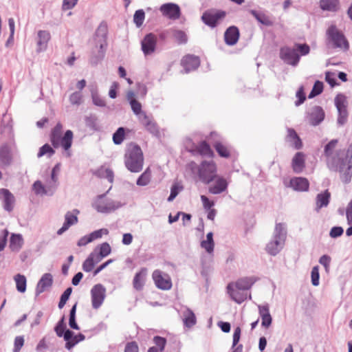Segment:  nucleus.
Masks as SVG:
<instances>
[{"label":"nucleus","instance_id":"f257e3e1","mask_svg":"<svg viewBox=\"0 0 352 352\" xmlns=\"http://www.w3.org/2000/svg\"><path fill=\"white\" fill-rule=\"evenodd\" d=\"M337 144V140H332L324 146L327 165L331 170L340 172L341 180L347 184L352 177V145L345 153L344 151L336 150Z\"/></svg>","mask_w":352,"mask_h":352},{"label":"nucleus","instance_id":"f03ea898","mask_svg":"<svg viewBox=\"0 0 352 352\" xmlns=\"http://www.w3.org/2000/svg\"><path fill=\"white\" fill-rule=\"evenodd\" d=\"M107 25L101 23L98 27L95 33V47L91 52L90 63L92 65H97L104 56L107 46Z\"/></svg>","mask_w":352,"mask_h":352},{"label":"nucleus","instance_id":"7ed1b4c3","mask_svg":"<svg viewBox=\"0 0 352 352\" xmlns=\"http://www.w3.org/2000/svg\"><path fill=\"white\" fill-rule=\"evenodd\" d=\"M144 156L141 148L135 144H129L124 155V164L132 173H139L142 170Z\"/></svg>","mask_w":352,"mask_h":352},{"label":"nucleus","instance_id":"20e7f679","mask_svg":"<svg viewBox=\"0 0 352 352\" xmlns=\"http://www.w3.org/2000/svg\"><path fill=\"white\" fill-rule=\"evenodd\" d=\"M287 236L285 223H278L275 226L272 240L266 245V251L270 255L276 256L284 247Z\"/></svg>","mask_w":352,"mask_h":352},{"label":"nucleus","instance_id":"39448f33","mask_svg":"<svg viewBox=\"0 0 352 352\" xmlns=\"http://www.w3.org/2000/svg\"><path fill=\"white\" fill-rule=\"evenodd\" d=\"M92 206L97 212L107 214L120 208L122 204L120 201L106 198L105 195H101L98 196Z\"/></svg>","mask_w":352,"mask_h":352},{"label":"nucleus","instance_id":"423d86ee","mask_svg":"<svg viewBox=\"0 0 352 352\" xmlns=\"http://www.w3.org/2000/svg\"><path fill=\"white\" fill-rule=\"evenodd\" d=\"M216 165L211 161H204L199 168V177L202 182L209 184L216 177Z\"/></svg>","mask_w":352,"mask_h":352},{"label":"nucleus","instance_id":"0eeeda50","mask_svg":"<svg viewBox=\"0 0 352 352\" xmlns=\"http://www.w3.org/2000/svg\"><path fill=\"white\" fill-rule=\"evenodd\" d=\"M327 35L334 47L347 50L349 47L348 41L344 34L338 30L336 25H331L327 30Z\"/></svg>","mask_w":352,"mask_h":352},{"label":"nucleus","instance_id":"6e6552de","mask_svg":"<svg viewBox=\"0 0 352 352\" xmlns=\"http://www.w3.org/2000/svg\"><path fill=\"white\" fill-rule=\"evenodd\" d=\"M16 152L14 144L5 143L0 146V164L5 166H10L14 160Z\"/></svg>","mask_w":352,"mask_h":352},{"label":"nucleus","instance_id":"1a4fd4ad","mask_svg":"<svg viewBox=\"0 0 352 352\" xmlns=\"http://www.w3.org/2000/svg\"><path fill=\"white\" fill-rule=\"evenodd\" d=\"M347 99L343 94H338L335 98V105L338 111V124L343 125L346 123L348 117Z\"/></svg>","mask_w":352,"mask_h":352},{"label":"nucleus","instance_id":"9d476101","mask_svg":"<svg viewBox=\"0 0 352 352\" xmlns=\"http://www.w3.org/2000/svg\"><path fill=\"white\" fill-rule=\"evenodd\" d=\"M92 307L98 309L102 305L105 296L106 289L102 284L95 285L91 289Z\"/></svg>","mask_w":352,"mask_h":352},{"label":"nucleus","instance_id":"9b49d317","mask_svg":"<svg viewBox=\"0 0 352 352\" xmlns=\"http://www.w3.org/2000/svg\"><path fill=\"white\" fill-rule=\"evenodd\" d=\"M152 278L156 287L162 290H168L172 287L170 276L160 270H155L152 274Z\"/></svg>","mask_w":352,"mask_h":352},{"label":"nucleus","instance_id":"f8f14e48","mask_svg":"<svg viewBox=\"0 0 352 352\" xmlns=\"http://www.w3.org/2000/svg\"><path fill=\"white\" fill-rule=\"evenodd\" d=\"M280 57L285 63L293 66L297 65L300 60V56L295 47H282L280 50Z\"/></svg>","mask_w":352,"mask_h":352},{"label":"nucleus","instance_id":"ddd939ff","mask_svg":"<svg viewBox=\"0 0 352 352\" xmlns=\"http://www.w3.org/2000/svg\"><path fill=\"white\" fill-rule=\"evenodd\" d=\"M157 36L153 33L147 34L141 41L142 50L145 56L155 52L157 46Z\"/></svg>","mask_w":352,"mask_h":352},{"label":"nucleus","instance_id":"4468645a","mask_svg":"<svg viewBox=\"0 0 352 352\" xmlns=\"http://www.w3.org/2000/svg\"><path fill=\"white\" fill-rule=\"evenodd\" d=\"M138 120L146 131L153 135L158 136L160 135L158 126L152 117L148 116L146 113H142L140 118Z\"/></svg>","mask_w":352,"mask_h":352},{"label":"nucleus","instance_id":"2eb2a0df","mask_svg":"<svg viewBox=\"0 0 352 352\" xmlns=\"http://www.w3.org/2000/svg\"><path fill=\"white\" fill-rule=\"evenodd\" d=\"M160 10L164 16L170 19H177L180 16V8L179 6L173 3H168L162 5Z\"/></svg>","mask_w":352,"mask_h":352},{"label":"nucleus","instance_id":"dca6fc26","mask_svg":"<svg viewBox=\"0 0 352 352\" xmlns=\"http://www.w3.org/2000/svg\"><path fill=\"white\" fill-rule=\"evenodd\" d=\"M79 213L78 210H74L73 212H67L65 216V222L63 226L57 231V234L58 235H61L66 230L69 229V228L78 222L77 214Z\"/></svg>","mask_w":352,"mask_h":352},{"label":"nucleus","instance_id":"f3484780","mask_svg":"<svg viewBox=\"0 0 352 352\" xmlns=\"http://www.w3.org/2000/svg\"><path fill=\"white\" fill-rule=\"evenodd\" d=\"M227 289L231 298L238 304L242 303L247 298V294L245 293V291L235 287L234 283L228 284Z\"/></svg>","mask_w":352,"mask_h":352},{"label":"nucleus","instance_id":"a211bd4d","mask_svg":"<svg viewBox=\"0 0 352 352\" xmlns=\"http://www.w3.org/2000/svg\"><path fill=\"white\" fill-rule=\"evenodd\" d=\"M324 118V112L323 109L318 106H315L310 110L309 113V122L316 126L319 124Z\"/></svg>","mask_w":352,"mask_h":352},{"label":"nucleus","instance_id":"6ab92c4d","mask_svg":"<svg viewBox=\"0 0 352 352\" xmlns=\"http://www.w3.org/2000/svg\"><path fill=\"white\" fill-rule=\"evenodd\" d=\"M199 65V58L193 55H187L182 60V65L185 70V73H188L190 71L196 69Z\"/></svg>","mask_w":352,"mask_h":352},{"label":"nucleus","instance_id":"aec40b11","mask_svg":"<svg viewBox=\"0 0 352 352\" xmlns=\"http://www.w3.org/2000/svg\"><path fill=\"white\" fill-rule=\"evenodd\" d=\"M50 38L51 35L48 31L39 30L37 32L36 52L39 53L45 51Z\"/></svg>","mask_w":352,"mask_h":352},{"label":"nucleus","instance_id":"412c9836","mask_svg":"<svg viewBox=\"0 0 352 352\" xmlns=\"http://www.w3.org/2000/svg\"><path fill=\"white\" fill-rule=\"evenodd\" d=\"M0 200H3L4 210L8 212L13 210L15 199L8 190L0 189Z\"/></svg>","mask_w":352,"mask_h":352},{"label":"nucleus","instance_id":"4be33fe9","mask_svg":"<svg viewBox=\"0 0 352 352\" xmlns=\"http://www.w3.org/2000/svg\"><path fill=\"white\" fill-rule=\"evenodd\" d=\"M224 12H217L215 13L205 12L201 16V19L205 24L212 28L217 25V21L224 17Z\"/></svg>","mask_w":352,"mask_h":352},{"label":"nucleus","instance_id":"5701e85b","mask_svg":"<svg viewBox=\"0 0 352 352\" xmlns=\"http://www.w3.org/2000/svg\"><path fill=\"white\" fill-rule=\"evenodd\" d=\"M239 38V29L235 26L228 28L224 34L225 42L228 45L236 44Z\"/></svg>","mask_w":352,"mask_h":352},{"label":"nucleus","instance_id":"b1692460","mask_svg":"<svg viewBox=\"0 0 352 352\" xmlns=\"http://www.w3.org/2000/svg\"><path fill=\"white\" fill-rule=\"evenodd\" d=\"M73 138V132L71 130H67L65 131L64 135L60 139V146H61L66 151V156L68 157L71 156L69 148L72 144Z\"/></svg>","mask_w":352,"mask_h":352},{"label":"nucleus","instance_id":"393cba45","mask_svg":"<svg viewBox=\"0 0 352 352\" xmlns=\"http://www.w3.org/2000/svg\"><path fill=\"white\" fill-rule=\"evenodd\" d=\"M305 155L301 152L296 153L292 159V166L296 173H301L305 166Z\"/></svg>","mask_w":352,"mask_h":352},{"label":"nucleus","instance_id":"a878e982","mask_svg":"<svg viewBox=\"0 0 352 352\" xmlns=\"http://www.w3.org/2000/svg\"><path fill=\"white\" fill-rule=\"evenodd\" d=\"M290 186L296 191H307L309 183L306 178L294 177L290 180Z\"/></svg>","mask_w":352,"mask_h":352},{"label":"nucleus","instance_id":"bb28decb","mask_svg":"<svg viewBox=\"0 0 352 352\" xmlns=\"http://www.w3.org/2000/svg\"><path fill=\"white\" fill-rule=\"evenodd\" d=\"M52 281L53 279L51 274L46 273L43 274L37 284L36 289V294L38 295L43 293L47 288L51 287Z\"/></svg>","mask_w":352,"mask_h":352},{"label":"nucleus","instance_id":"cd10ccee","mask_svg":"<svg viewBox=\"0 0 352 352\" xmlns=\"http://www.w3.org/2000/svg\"><path fill=\"white\" fill-rule=\"evenodd\" d=\"M33 190L34 191L36 195H52L54 193L53 185L50 183L48 186L45 188L41 181H36L32 186Z\"/></svg>","mask_w":352,"mask_h":352},{"label":"nucleus","instance_id":"c85d7f7f","mask_svg":"<svg viewBox=\"0 0 352 352\" xmlns=\"http://www.w3.org/2000/svg\"><path fill=\"white\" fill-rule=\"evenodd\" d=\"M330 197L331 194L327 190L318 194L316 199V210L319 212L322 208L327 207L329 205Z\"/></svg>","mask_w":352,"mask_h":352},{"label":"nucleus","instance_id":"c756f323","mask_svg":"<svg viewBox=\"0 0 352 352\" xmlns=\"http://www.w3.org/2000/svg\"><path fill=\"white\" fill-rule=\"evenodd\" d=\"M147 274V270L146 268H142L141 270L136 273L133 280V287L137 290H142L146 280V276Z\"/></svg>","mask_w":352,"mask_h":352},{"label":"nucleus","instance_id":"7c9ffc66","mask_svg":"<svg viewBox=\"0 0 352 352\" xmlns=\"http://www.w3.org/2000/svg\"><path fill=\"white\" fill-rule=\"evenodd\" d=\"M63 125L58 123L52 130L50 134V141L54 148L60 146V139L61 138Z\"/></svg>","mask_w":352,"mask_h":352},{"label":"nucleus","instance_id":"2f4dec72","mask_svg":"<svg viewBox=\"0 0 352 352\" xmlns=\"http://www.w3.org/2000/svg\"><path fill=\"white\" fill-rule=\"evenodd\" d=\"M228 183L223 178L219 177L213 186L209 187V192L214 195H217L223 192L227 189Z\"/></svg>","mask_w":352,"mask_h":352},{"label":"nucleus","instance_id":"473e14b6","mask_svg":"<svg viewBox=\"0 0 352 352\" xmlns=\"http://www.w3.org/2000/svg\"><path fill=\"white\" fill-rule=\"evenodd\" d=\"M320 6L322 10L336 12L339 9V0H320Z\"/></svg>","mask_w":352,"mask_h":352},{"label":"nucleus","instance_id":"72a5a7b5","mask_svg":"<svg viewBox=\"0 0 352 352\" xmlns=\"http://www.w3.org/2000/svg\"><path fill=\"white\" fill-rule=\"evenodd\" d=\"M287 140L288 142H292V145L296 149H299L302 147L301 140L293 129H288Z\"/></svg>","mask_w":352,"mask_h":352},{"label":"nucleus","instance_id":"f704fd0d","mask_svg":"<svg viewBox=\"0 0 352 352\" xmlns=\"http://www.w3.org/2000/svg\"><path fill=\"white\" fill-rule=\"evenodd\" d=\"M250 13L261 24L270 26L273 24L270 18L263 12L254 10H250Z\"/></svg>","mask_w":352,"mask_h":352},{"label":"nucleus","instance_id":"c9c22d12","mask_svg":"<svg viewBox=\"0 0 352 352\" xmlns=\"http://www.w3.org/2000/svg\"><path fill=\"white\" fill-rule=\"evenodd\" d=\"M23 245V238L21 234H12L10 237V248L13 251H19Z\"/></svg>","mask_w":352,"mask_h":352},{"label":"nucleus","instance_id":"e433bc0d","mask_svg":"<svg viewBox=\"0 0 352 352\" xmlns=\"http://www.w3.org/2000/svg\"><path fill=\"white\" fill-rule=\"evenodd\" d=\"M184 323L187 327H192L196 324V317L192 310L187 309L184 312Z\"/></svg>","mask_w":352,"mask_h":352},{"label":"nucleus","instance_id":"4c0bfd02","mask_svg":"<svg viewBox=\"0 0 352 352\" xmlns=\"http://www.w3.org/2000/svg\"><path fill=\"white\" fill-rule=\"evenodd\" d=\"M151 179V171L147 168L144 172L138 177L136 184L140 186H145L148 185Z\"/></svg>","mask_w":352,"mask_h":352},{"label":"nucleus","instance_id":"58836bf2","mask_svg":"<svg viewBox=\"0 0 352 352\" xmlns=\"http://www.w3.org/2000/svg\"><path fill=\"white\" fill-rule=\"evenodd\" d=\"M14 280L16 283V287L18 292L24 293L26 290V278L25 276L17 274L14 276Z\"/></svg>","mask_w":352,"mask_h":352},{"label":"nucleus","instance_id":"ea45409f","mask_svg":"<svg viewBox=\"0 0 352 352\" xmlns=\"http://www.w3.org/2000/svg\"><path fill=\"white\" fill-rule=\"evenodd\" d=\"M253 283L254 282L252 278H243L238 280L235 283H234V285L235 287H237L241 290L246 291L252 287Z\"/></svg>","mask_w":352,"mask_h":352},{"label":"nucleus","instance_id":"a19ab883","mask_svg":"<svg viewBox=\"0 0 352 352\" xmlns=\"http://www.w3.org/2000/svg\"><path fill=\"white\" fill-rule=\"evenodd\" d=\"M184 189L183 186L179 182H175L170 188V194L167 199L168 202H171Z\"/></svg>","mask_w":352,"mask_h":352},{"label":"nucleus","instance_id":"79ce46f5","mask_svg":"<svg viewBox=\"0 0 352 352\" xmlns=\"http://www.w3.org/2000/svg\"><path fill=\"white\" fill-rule=\"evenodd\" d=\"M197 152L201 155L211 156L212 155V151L210 146L206 142H201L197 147Z\"/></svg>","mask_w":352,"mask_h":352},{"label":"nucleus","instance_id":"37998d69","mask_svg":"<svg viewBox=\"0 0 352 352\" xmlns=\"http://www.w3.org/2000/svg\"><path fill=\"white\" fill-rule=\"evenodd\" d=\"M125 135V130L123 127H120L113 135V141L115 144H120L124 139Z\"/></svg>","mask_w":352,"mask_h":352},{"label":"nucleus","instance_id":"c03bdc74","mask_svg":"<svg viewBox=\"0 0 352 352\" xmlns=\"http://www.w3.org/2000/svg\"><path fill=\"white\" fill-rule=\"evenodd\" d=\"M60 164H56L52 170L51 174V182L50 184L53 185V188L55 190L58 186V177L57 174L60 172Z\"/></svg>","mask_w":352,"mask_h":352},{"label":"nucleus","instance_id":"a18cd8bd","mask_svg":"<svg viewBox=\"0 0 352 352\" xmlns=\"http://www.w3.org/2000/svg\"><path fill=\"white\" fill-rule=\"evenodd\" d=\"M213 146L220 156L223 157H229V155H230L229 151L221 142H216L214 143Z\"/></svg>","mask_w":352,"mask_h":352},{"label":"nucleus","instance_id":"49530a36","mask_svg":"<svg viewBox=\"0 0 352 352\" xmlns=\"http://www.w3.org/2000/svg\"><path fill=\"white\" fill-rule=\"evenodd\" d=\"M129 104L133 113L138 117V119L140 118L142 113H146L144 111H142V104L137 100H131Z\"/></svg>","mask_w":352,"mask_h":352},{"label":"nucleus","instance_id":"de8ad7c7","mask_svg":"<svg viewBox=\"0 0 352 352\" xmlns=\"http://www.w3.org/2000/svg\"><path fill=\"white\" fill-rule=\"evenodd\" d=\"M323 90V83L319 80L316 81V82L314 85V87L312 88V90L311 91L310 94H309V98H312L319 94H320L322 92Z\"/></svg>","mask_w":352,"mask_h":352},{"label":"nucleus","instance_id":"09e8293b","mask_svg":"<svg viewBox=\"0 0 352 352\" xmlns=\"http://www.w3.org/2000/svg\"><path fill=\"white\" fill-rule=\"evenodd\" d=\"M144 17L145 14L142 10L135 11L133 16V21L138 28H140L143 24Z\"/></svg>","mask_w":352,"mask_h":352},{"label":"nucleus","instance_id":"8fccbe9b","mask_svg":"<svg viewBox=\"0 0 352 352\" xmlns=\"http://www.w3.org/2000/svg\"><path fill=\"white\" fill-rule=\"evenodd\" d=\"M54 153V150L49 144H45L40 148L37 157H41L47 154L51 157Z\"/></svg>","mask_w":352,"mask_h":352},{"label":"nucleus","instance_id":"3c124183","mask_svg":"<svg viewBox=\"0 0 352 352\" xmlns=\"http://www.w3.org/2000/svg\"><path fill=\"white\" fill-rule=\"evenodd\" d=\"M72 288L68 287L63 293V294L60 296V301L58 302V308L59 309H62L65 305L67 301L68 300V299L72 294Z\"/></svg>","mask_w":352,"mask_h":352},{"label":"nucleus","instance_id":"603ef678","mask_svg":"<svg viewBox=\"0 0 352 352\" xmlns=\"http://www.w3.org/2000/svg\"><path fill=\"white\" fill-rule=\"evenodd\" d=\"M93 255H89L87 259L82 263V270L86 272H91L95 265V262L92 259Z\"/></svg>","mask_w":352,"mask_h":352},{"label":"nucleus","instance_id":"864d4df0","mask_svg":"<svg viewBox=\"0 0 352 352\" xmlns=\"http://www.w3.org/2000/svg\"><path fill=\"white\" fill-rule=\"evenodd\" d=\"M173 37L179 44L186 43L187 41V36L185 32L182 30H175Z\"/></svg>","mask_w":352,"mask_h":352},{"label":"nucleus","instance_id":"5fc2aeb1","mask_svg":"<svg viewBox=\"0 0 352 352\" xmlns=\"http://www.w3.org/2000/svg\"><path fill=\"white\" fill-rule=\"evenodd\" d=\"M86 125L89 129L97 131L98 130V125L97 122V118L96 116L87 117L85 119Z\"/></svg>","mask_w":352,"mask_h":352},{"label":"nucleus","instance_id":"6e6d98bb","mask_svg":"<svg viewBox=\"0 0 352 352\" xmlns=\"http://www.w3.org/2000/svg\"><path fill=\"white\" fill-rule=\"evenodd\" d=\"M91 98L93 103L98 107H104L106 105V102L103 98H102L97 92L92 91L91 92Z\"/></svg>","mask_w":352,"mask_h":352},{"label":"nucleus","instance_id":"4d7b16f0","mask_svg":"<svg viewBox=\"0 0 352 352\" xmlns=\"http://www.w3.org/2000/svg\"><path fill=\"white\" fill-rule=\"evenodd\" d=\"M311 283L314 286H318L319 285V267L318 266H315L312 268L311 272Z\"/></svg>","mask_w":352,"mask_h":352},{"label":"nucleus","instance_id":"13d9d810","mask_svg":"<svg viewBox=\"0 0 352 352\" xmlns=\"http://www.w3.org/2000/svg\"><path fill=\"white\" fill-rule=\"evenodd\" d=\"M56 335L58 337H62L63 333L65 330V318L64 316L60 319V320L57 323L54 329Z\"/></svg>","mask_w":352,"mask_h":352},{"label":"nucleus","instance_id":"bf43d9fd","mask_svg":"<svg viewBox=\"0 0 352 352\" xmlns=\"http://www.w3.org/2000/svg\"><path fill=\"white\" fill-rule=\"evenodd\" d=\"M108 233H109V231L107 229L102 228V229L96 230V231L91 232L89 235L90 238L91 239V241H93L95 239L101 238L102 234H107Z\"/></svg>","mask_w":352,"mask_h":352},{"label":"nucleus","instance_id":"052dcab7","mask_svg":"<svg viewBox=\"0 0 352 352\" xmlns=\"http://www.w3.org/2000/svg\"><path fill=\"white\" fill-rule=\"evenodd\" d=\"M344 232V230L342 227L340 226H335V227H333L330 232H329V236L331 237V238H338L340 236L342 235Z\"/></svg>","mask_w":352,"mask_h":352},{"label":"nucleus","instance_id":"680f3d73","mask_svg":"<svg viewBox=\"0 0 352 352\" xmlns=\"http://www.w3.org/2000/svg\"><path fill=\"white\" fill-rule=\"evenodd\" d=\"M294 47L297 53L299 52L302 56L308 54L310 50L309 46L307 44H296Z\"/></svg>","mask_w":352,"mask_h":352},{"label":"nucleus","instance_id":"e2e57ef3","mask_svg":"<svg viewBox=\"0 0 352 352\" xmlns=\"http://www.w3.org/2000/svg\"><path fill=\"white\" fill-rule=\"evenodd\" d=\"M201 247L205 249L208 254H211L214 251V243L204 240L201 242Z\"/></svg>","mask_w":352,"mask_h":352},{"label":"nucleus","instance_id":"0e129e2a","mask_svg":"<svg viewBox=\"0 0 352 352\" xmlns=\"http://www.w3.org/2000/svg\"><path fill=\"white\" fill-rule=\"evenodd\" d=\"M82 94L79 92H74L69 96V101L72 104L79 105L81 103Z\"/></svg>","mask_w":352,"mask_h":352},{"label":"nucleus","instance_id":"69168bd1","mask_svg":"<svg viewBox=\"0 0 352 352\" xmlns=\"http://www.w3.org/2000/svg\"><path fill=\"white\" fill-rule=\"evenodd\" d=\"M111 249L108 243H103L100 246L99 254L102 255V256L105 257L108 256L111 253Z\"/></svg>","mask_w":352,"mask_h":352},{"label":"nucleus","instance_id":"338daca9","mask_svg":"<svg viewBox=\"0 0 352 352\" xmlns=\"http://www.w3.org/2000/svg\"><path fill=\"white\" fill-rule=\"evenodd\" d=\"M24 344V338L23 336H16L14 340V346L13 352H19Z\"/></svg>","mask_w":352,"mask_h":352},{"label":"nucleus","instance_id":"774afa93","mask_svg":"<svg viewBox=\"0 0 352 352\" xmlns=\"http://www.w3.org/2000/svg\"><path fill=\"white\" fill-rule=\"evenodd\" d=\"M346 217L347 223L349 225H351L352 224V199L350 201V202L348 204V205L346 206Z\"/></svg>","mask_w":352,"mask_h":352}]
</instances>
